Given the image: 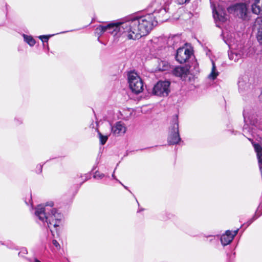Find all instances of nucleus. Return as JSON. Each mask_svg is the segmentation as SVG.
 I'll use <instances>...</instances> for the list:
<instances>
[{
    "label": "nucleus",
    "mask_w": 262,
    "mask_h": 262,
    "mask_svg": "<svg viewBox=\"0 0 262 262\" xmlns=\"http://www.w3.org/2000/svg\"><path fill=\"white\" fill-rule=\"evenodd\" d=\"M151 14L140 16H132L127 19L129 34L128 39L136 40L147 35L158 21Z\"/></svg>",
    "instance_id": "1"
},
{
    "label": "nucleus",
    "mask_w": 262,
    "mask_h": 262,
    "mask_svg": "<svg viewBox=\"0 0 262 262\" xmlns=\"http://www.w3.org/2000/svg\"><path fill=\"white\" fill-rule=\"evenodd\" d=\"M53 206L54 203L51 201L45 205H38L35 208V216L42 223H46L51 232V226L57 228L61 225L63 219V215L57 209L52 208Z\"/></svg>",
    "instance_id": "2"
},
{
    "label": "nucleus",
    "mask_w": 262,
    "mask_h": 262,
    "mask_svg": "<svg viewBox=\"0 0 262 262\" xmlns=\"http://www.w3.org/2000/svg\"><path fill=\"white\" fill-rule=\"evenodd\" d=\"M243 117L245 124L243 129V134L250 141H252V137L256 134V128L261 129L259 124H257V120L255 118L254 115H250L249 112L246 110L243 111Z\"/></svg>",
    "instance_id": "3"
},
{
    "label": "nucleus",
    "mask_w": 262,
    "mask_h": 262,
    "mask_svg": "<svg viewBox=\"0 0 262 262\" xmlns=\"http://www.w3.org/2000/svg\"><path fill=\"white\" fill-rule=\"evenodd\" d=\"M106 32L114 36H122L128 39L129 31L127 20L119 21L117 23H110L105 26Z\"/></svg>",
    "instance_id": "4"
},
{
    "label": "nucleus",
    "mask_w": 262,
    "mask_h": 262,
    "mask_svg": "<svg viewBox=\"0 0 262 262\" xmlns=\"http://www.w3.org/2000/svg\"><path fill=\"white\" fill-rule=\"evenodd\" d=\"M129 86L133 92L139 94L143 90V82L140 76L135 71H130L127 74Z\"/></svg>",
    "instance_id": "5"
},
{
    "label": "nucleus",
    "mask_w": 262,
    "mask_h": 262,
    "mask_svg": "<svg viewBox=\"0 0 262 262\" xmlns=\"http://www.w3.org/2000/svg\"><path fill=\"white\" fill-rule=\"evenodd\" d=\"M227 10L229 13L233 14L243 20L248 18V9L245 4L238 3L230 6Z\"/></svg>",
    "instance_id": "6"
},
{
    "label": "nucleus",
    "mask_w": 262,
    "mask_h": 262,
    "mask_svg": "<svg viewBox=\"0 0 262 262\" xmlns=\"http://www.w3.org/2000/svg\"><path fill=\"white\" fill-rule=\"evenodd\" d=\"M170 82L168 81H160L155 85L152 93L158 96L165 97L168 96L170 92Z\"/></svg>",
    "instance_id": "7"
},
{
    "label": "nucleus",
    "mask_w": 262,
    "mask_h": 262,
    "mask_svg": "<svg viewBox=\"0 0 262 262\" xmlns=\"http://www.w3.org/2000/svg\"><path fill=\"white\" fill-rule=\"evenodd\" d=\"M212 13L216 27L220 28V23H224L227 20L226 11L220 8L216 9L214 7H213Z\"/></svg>",
    "instance_id": "8"
},
{
    "label": "nucleus",
    "mask_w": 262,
    "mask_h": 262,
    "mask_svg": "<svg viewBox=\"0 0 262 262\" xmlns=\"http://www.w3.org/2000/svg\"><path fill=\"white\" fill-rule=\"evenodd\" d=\"M191 52L185 48H180L177 51L176 59L179 62L182 63L185 62L190 57Z\"/></svg>",
    "instance_id": "9"
},
{
    "label": "nucleus",
    "mask_w": 262,
    "mask_h": 262,
    "mask_svg": "<svg viewBox=\"0 0 262 262\" xmlns=\"http://www.w3.org/2000/svg\"><path fill=\"white\" fill-rule=\"evenodd\" d=\"M171 72L173 75L180 77L182 80H186L189 74V70L187 67L177 66L171 68Z\"/></svg>",
    "instance_id": "10"
},
{
    "label": "nucleus",
    "mask_w": 262,
    "mask_h": 262,
    "mask_svg": "<svg viewBox=\"0 0 262 262\" xmlns=\"http://www.w3.org/2000/svg\"><path fill=\"white\" fill-rule=\"evenodd\" d=\"M238 229L231 232L230 230H227L224 234H223L221 237V242L222 244L225 246L229 244L233 239L235 236L237 234Z\"/></svg>",
    "instance_id": "11"
},
{
    "label": "nucleus",
    "mask_w": 262,
    "mask_h": 262,
    "mask_svg": "<svg viewBox=\"0 0 262 262\" xmlns=\"http://www.w3.org/2000/svg\"><path fill=\"white\" fill-rule=\"evenodd\" d=\"M181 141L180 133L168 132L167 143L169 145H177Z\"/></svg>",
    "instance_id": "12"
},
{
    "label": "nucleus",
    "mask_w": 262,
    "mask_h": 262,
    "mask_svg": "<svg viewBox=\"0 0 262 262\" xmlns=\"http://www.w3.org/2000/svg\"><path fill=\"white\" fill-rule=\"evenodd\" d=\"M112 132L115 135L124 134L126 132V127L123 123L118 121L112 126Z\"/></svg>",
    "instance_id": "13"
},
{
    "label": "nucleus",
    "mask_w": 262,
    "mask_h": 262,
    "mask_svg": "<svg viewBox=\"0 0 262 262\" xmlns=\"http://www.w3.org/2000/svg\"><path fill=\"white\" fill-rule=\"evenodd\" d=\"M168 132L179 133V124L178 115L173 116L170 120L168 127Z\"/></svg>",
    "instance_id": "14"
},
{
    "label": "nucleus",
    "mask_w": 262,
    "mask_h": 262,
    "mask_svg": "<svg viewBox=\"0 0 262 262\" xmlns=\"http://www.w3.org/2000/svg\"><path fill=\"white\" fill-rule=\"evenodd\" d=\"M167 10L165 8H161L159 10H155L151 14L156 16L155 17V20L158 21V19L159 21H163L164 20L167 19V16H165V15L167 13Z\"/></svg>",
    "instance_id": "15"
},
{
    "label": "nucleus",
    "mask_w": 262,
    "mask_h": 262,
    "mask_svg": "<svg viewBox=\"0 0 262 262\" xmlns=\"http://www.w3.org/2000/svg\"><path fill=\"white\" fill-rule=\"evenodd\" d=\"M253 146L258 159L259 168L262 172V147L259 144H253Z\"/></svg>",
    "instance_id": "16"
},
{
    "label": "nucleus",
    "mask_w": 262,
    "mask_h": 262,
    "mask_svg": "<svg viewBox=\"0 0 262 262\" xmlns=\"http://www.w3.org/2000/svg\"><path fill=\"white\" fill-rule=\"evenodd\" d=\"M252 11L255 14H260L262 13V0H255L251 6Z\"/></svg>",
    "instance_id": "17"
},
{
    "label": "nucleus",
    "mask_w": 262,
    "mask_h": 262,
    "mask_svg": "<svg viewBox=\"0 0 262 262\" xmlns=\"http://www.w3.org/2000/svg\"><path fill=\"white\" fill-rule=\"evenodd\" d=\"M157 69L159 71H164L171 69V68L167 61L165 60H160L158 62Z\"/></svg>",
    "instance_id": "18"
},
{
    "label": "nucleus",
    "mask_w": 262,
    "mask_h": 262,
    "mask_svg": "<svg viewBox=\"0 0 262 262\" xmlns=\"http://www.w3.org/2000/svg\"><path fill=\"white\" fill-rule=\"evenodd\" d=\"M229 58L234 62H237L242 58V54L236 51H231L228 53Z\"/></svg>",
    "instance_id": "19"
},
{
    "label": "nucleus",
    "mask_w": 262,
    "mask_h": 262,
    "mask_svg": "<svg viewBox=\"0 0 262 262\" xmlns=\"http://www.w3.org/2000/svg\"><path fill=\"white\" fill-rule=\"evenodd\" d=\"M23 36L24 41L26 43H27L30 47H33L35 45L36 41L32 36L23 34Z\"/></svg>",
    "instance_id": "20"
},
{
    "label": "nucleus",
    "mask_w": 262,
    "mask_h": 262,
    "mask_svg": "<svg viewBox=\"0 0 262 262\" xmlns=\"http://www.w3.org/2000/svg\"><path fill=\"white\" fill-rule=\"evenodd\" d=\"M219 75V72H217L215 63L213 61H212V70L211 72L209 75L208 77L209 79L214 80L217 76Z\"/></svg>",
    "instance_id": "21"
},
{
    "label": "nucleus",
    "mask_w": 262,
    "mask_h": 262,
    "mask_svg": "<svg viewBox=\"0 0 262 262\" xmlns=\"http://www.w3.org/2000/svg\"><path fill=\"white\" fill-rule=\"evenodd\" d=\"M104 32H106L105 26L99 25L95 29V34L99 37Z\"/></svg>",
    "instance_id": "22"
},
{
    "label": "nucleus",
    "mask_w": 262,
    "mask_h": 262,
    "mask_svg": "<svg viewBox=\"0 0 262 262\" xmlns=\"http://www.w3.org/2000/svg\"><path fill=\"white\" fill-rule=\"evenodd\" d=\"M98 136H99L100 144L102 145H104L106 143V142L108 139V136L103 135L99 132H98Z\"/></svg>",
    "instance_id": "23"
},
{
    "label": "nucleus",
    "mask_w": 262,
    "mask_h": 262,
    "mask_svg": "<svg viewBox=\"0 0 262 262\" xmlns=\"http://www.w3.org/2000/svg\"><path fill=\"white\" fill-rule=\"evenodd\" d=\"M249 86L248 83H244V81L240 79L238 81V87L239 91L245 90L246 88Z\"/></svg>",
    "instance_id": "24"
},
{
    "label": "nucleus",
    "mask_w": 262,
    "mask_h": 262,
    "mask_svg": "<svg viewBox=\"0 0 262 262\" xmlns=\"http://www.w3.org/2000/svg\"><path fill=\"white\" fill-rule=\"evenodd\" d=\"M257 38L258 41L260 43L262 44V27L259 29V30L257 33Z\"/></svg>",
    "instance_id": "25"
},
{
    "label": "nucleus",
    "mask_w": 262,
    "mask_h": 262,
    "mask_svg": "<svg viewBox=\"0 0 262 262\" xmlns=\"http://www.w3.org/2000/svg\"><path fill=\"white\" fill-rule=\"evenodd\" d=\"M54 35H40L38 36V38L43 42H48L49 38Z\"/></svg>",
    "instance_id": "26"
},
{
    "label": "nucleus",
    "mask_w": 262,
    "mask_h": 262,
    "mask_svg": "<svg viewBox=\"0 0 262 262\" xmlns=\"http://www.w3.org/2000/svg\"><path fill=\"white\" fill-rule=\"evenodd\" d=\"M105 176L104 174L100 173L99 171H97L94 173L93 177L95 179H101Z\"/></svg>",
    "instance_id": "27"
},
{
    "label": "nucleus",
    "mask_w": 262,
    "mask_h": 262,
    "mask_svg": "<svg viewBox=\"0 0 262 262\" xmlns=\"http://www.w3.org/2000/svg\"><path fill=\"white\" fill-rule=\"evenodd\" d=\"M27 253L28 251L27 249L26 248H21L20 252L18 253V256L24 257Z\"/></svg>",
    "instance_id": "28"
},
{
    "label": "nucleus",
    "mask_w": 262,
    "mask_h": 262,
    "mask_svg": "<svg viewBox=\"0 0 262 262\" xmlns=\"http://www.w3.org/2000/svg\"><path fill=\"white\" fill-rule=\"evenodd\" d=\"M256 219L257 217H255V215L252 218L250 219L246 224H244L242 226H246L245 228H247Z\"/></svg>",
    "instance_id": "29"
},
{
    "label": "nucleus",
    "mask_w": 262,
    "mask_h": 262,
    "mask_svg": "<svg viewBox=\"0 0 262 262\" xmlns=\"http://www.w3.org/2000/svg\"><path fill=\"white\" fill-rule=\"evenodd\" d=\"M190 0H177V2L179 5H183L189 3Z\"/></svg>",
    "instance_id": "30"
},
{
    "label": "nucleus",
    "mask_w": 262,
    "mask_h": 262,
    "mask_svg": "<svg viewBox=\"0 0 262 262\" xmlns=\"http://www.w3.org/2000/svg\"><path fill=\"white\" fill-rule=\"evenodd\" d=\"M14 121L16 125L20 124L23 123V120L20 118H15Z\"/></svg>",
    "instance_id": "31"
},
{
    "label": "nucleus",
    "mask_w": 262,
    "mask_h": 262,
    "mask_svg": "<svg viewBox=\"0 0 262 262\" xmlns=\"http://www.w3.org/2000/svg\"><path fill=\"white\" fill-rule=\"evenodd\" d=\"M52 244L57 249L60 248V245H59V244L58 243V242L56 240L53 239L52 241Z\"/></svg>",
    "instance_id": "32"
},
{
    "label": "nucleus",
    "mask_w": 262,
    "mask_h": 262,
    "mask_svg": "<svg viewBox=\"0 0 262 262\" xmlns=\"http://www.w3.org/2000/svg\"><path fill=\"white\" fill-rule=\"evenodd\" d=\"M36 168L37 169H38L39 173L42 171V165H38L37 166Z\"/></svg>",
    "instance_id": "33"
},
{
    "label": "nucleus",
    "mask_w": 262,
    "mask_h": 262,
    "mask_svg": "<svg viewBox=\"0 0 262 262\" xmlns=\"http://www.w3.org/2000/svg\"><path fill=\"white\" fill-rule=\"evenodd\" d=\"M114 172H115V171H114L113 173L112 174V178H113L114 179H115V180H116V181H118V182H119V181L118 179H117V178H116V177H115V174H114Z\"/></svg>",
    "instance_id": "34"
},
{
    "label": "nucleus",
    "mask_w": 262,
    "mask_h": 262,
    "mask_svg": "<svg viewBox=\"0 0 262 262\" xmlns=\"http://www.w3.org/2000/svg\"><path fill=\"white\" fill-rule=\"evenodd\" d=\"M259 99L260 101H261L262 102V90H261V94L259 96Z\"/></svg>",
    "instance_id": "35"
},
{
    "label": "nucleus",
    "mask_w": 262,
    "mask_h": 262,
    "mask_svg": "<svg viewBox=\"0 0 262 262\" xmlns=\"http://www.w3.org/2000/svg\"><path fill=\"white\" fill-rule=\"evenodd\" d=\"M84 179H83L84 181H86L87 180L89 179V177L87 176H84Z\"/></svg>",
    "instance_id": "36"
},
{
    "label": "nucleus",
    "mask_w": 262,
    "mask_h": 262,
    "mask_svg": "<svg viewBox=\"0 0 262 262\" xmlns=\"http://www.w3.org/2000/svg\"><path fill=\"white\" fill-rule=\"evenodd\" d=\"M34 262H41L40 261H39L37 258H34Z\"/></svg>",
    "instance_id": "37"
},
{
    "label": "nucleus",
    "mask_w": 262,
    "mask_h": 262,
    "mask_svg": "<svg viewBox=\"0 0 262 262\" xmlns=\"http://www.w3.org/2000/svg\"><path fill=\"white\" fill-rule=\"evenodd\" d=\"M119 183H120L122 186H123V187H124L126 189H127V187H126V186H124V185H123L121 183V182L120 181H119Z\"/></svg>",
    "instance_id": "38"
},
{
    "label": "nucleus",
    "mask_w": 262,
    "mask_h": 262,
    "mask_svg": "<svg viewBox=\"0 0 262 262\" xmlns=\"http://www.w3.org/2000/svg\"><path fill=\"white\" fill-rule=\"evenodd\" d=\"M29 262H32V260L30 258H27Z\"/></svg>",
    "instance_id": "39"
},
{
    "label": "nucleus",
    "mask_w": 262,
    "mask_h": 262,
    "mask_svg": "<svg viewBox=\"0 0 262 262\" xmlns=\"http://www.w3.org/2000/svg\"><path fill=\"white\" fill-rule=\"evenodd\" d=\"M68 31H64V32H61V33H66V32H68Z\"/></svg>",
    "instance_id": "40"
},
{
    "label": "nucleus",
    "mask_w": 262,
    "mask_h": 262,
    "mask_svg": "<svg viewBox=\"0 0 262 262\" xmlns=\"http://www.w3.org/2000/svg\"><path fill=\"white\" fill-rule=\"evenodd\" d=\"M212 241V238L210 239V241Z\"/></svg>",
    "instance_id": "41"
}]
</instances>
